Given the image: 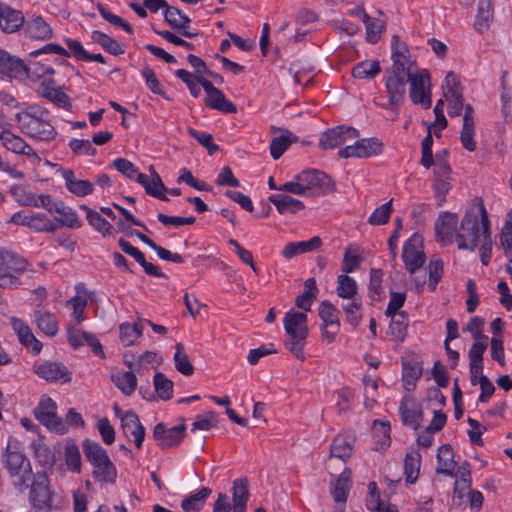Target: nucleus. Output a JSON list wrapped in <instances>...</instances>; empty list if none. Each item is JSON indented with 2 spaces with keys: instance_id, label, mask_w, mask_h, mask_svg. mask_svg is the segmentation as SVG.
Wrapping results in <instances>:
<instances>
[{
  "instance_id": "4d7b16f0",
  "label": "nucleus",
  "mask_w": 512,
  "mask_h": 512,
  "mask_svg": "<svg viewBox=\"0 0 512 512\" xmlns=\"http://www.w3.org/2000/svg\"><path fill=\"white\" fill-rule=\"evenodd\" d=\"M155 392L161 400H170L173 396V382L162 372H156L153 379Z\"/></svg>"
},
{
  "instance_id": "de8ad7c7",
  "label": "nucleus",
  "mask_w": 512,
  "mask_h": 512,
  "mask_svg": "<svg viewBox=\"0 0 512 512\" xmlns=\"http://www.w3.org/2000/svg\"><path fill=\"white\" fill-rule=\"evenodd\" d=\"M286 134L274 137L270 143V154L274 160L279 159L285 151L289 148V146L297 142L298 137L285 130Z\"/></svg>"
},
{
  "instance_id": "dca6fc26",
  "label": "nucleus",
  "mask_w": 512,
  "mask_h": 512,
  "mask_svg": "<svg viewBox=\"0 0 512 512\" xmlns=\"http://www.w3.org/2000/svg\"><path fill=\"white\" fill-rule=\"evenodd\" d=\"M458 215L449 211H443L435 221L436 240L446 246L453 242L457 232Z\"/></svg>"
},
{
  "instance_id": "79ce46f5",
  "label": "nucleus",
  "mask_w": 512,
  "mask_h": 512,
  "mask_svg": "<svg viewBox=\"0 0 512 512\" xmlns=\"http://www.w3.org/2000/svg\"><path fill=\"white\" fill-rule=\"evenodd\" d=\"M83 453L92 466H99L101 461H108L106 450L98 443L85 439L82 444Z\"/></svg>"
},
{
  "instance_id": "6e6552de",
  "label": "nucleus",
  "mask_w": 512,
  "mask_h": 512,
  "mask_svg": "<svg viewBox=\"0 0 512 512\" xmlns=\"http://www.w3.org/2000/svg\"><path fill=\"white\" fill-rule=\"evenodd\" d=\"M384 144L376 137L358 139L352 145H346L338 151L340 158H370L382 154Z\"/></svg>"
},
{
  "instance_id": "37998d69",
  "label": "nucleus",
  "mask_w": 512,
  "mask_h": 512,
  "mask_svg": "<svg viewBox=\"0 0 512 512\" xmlns=\"http://www.w3.org/2000/svg\"><path fill=\"white\" fill-rule=\"evenodd\" d=\"M421 455L417 451L407 452L404 458V474L407 484H414L419 476Z\"/></svg>"
},
{
  "instance_id": "bf43d9fd",
  "label": "nucleus",
  "mask_w": 512,
  "mask_h": 512,
  "mask_svg": "<svg viewBox=\"0 0 512 512\" xmlns=\"http://www.w3.org/2000/svg\"><path fill=\"white\" fill-rule=\"evenodd\" d=\"M66 465L75 473L81 472V454L73 440H69L65 447Z\"/></svg>"
},
{
  "instance_id": "6e6d98bb",
  "label": "nucleus",
  "mask_w": 512,
  "mask_h": 512,
  "mask_svg": "<svg viewBox=\"0 0 512 512\" xmlns=\"http://www.w3.org/2000/svg\"><path fill=\"white\" fill-rule=\"evenodd\" d=\"M336 292L340 298L352 299L357 294V283L354 278L347 274H341L337 277Z\"/></svg>"
},
{
  "instance_id": "a19ab883",
  "label": "nucleus",
  "mask_w": 512,
  "mask_h": 512,
  "mask_svg": "<svg viewBox=\"0 0 512 512\" xmlns=\"http://www.w3.org/2000/svg\"><path fill=\"white\" fill-rule=\"evenodd\" d=\"M35 321L39 330L45 335L53 337L58 332V322L54 314L48 311L36 310L34 312Z\"/></svg>"
},
{
  "instance_id": "ea45409f",
  "label": "nucleus",
  "mask_w": 512,
  "mask_h": 512,
  "mask_svg": "<svg viewBox=\"0 0 512 512\" xmlns=\"http://www.w3.org/2000/svg\"><path fill=\"white\" fill-rule=\"evenodd\" d=\"M111 380L125 396H131L137 389V378L131 371L112 374Z\"/></svg>"
},
{
  "instance_id": "a878e982",
  "label": "nucleus",
  "mask_w": 512,
  "mask_h": 512,
  "mask_svg": "<svg viewBox=\"0 0 512 512\" xmlns=\"http://www.w3.org/2000/svg\"><path fill=\"white\" fill-rule=\"evenodd\" d=\"M25 33L31 39L48 40L53 36L50 25L40 15H33L25 22Z\"/></svg>"
},
{
  "instance_id": "412c9836",
  "label": "nucleus",
  "mask_w": 512,
  "mask_h": 512,
  "mask_svg": "<svg viewBox=\"0 0 512 512\" xmlns=\"http://www.w3.org/2000/svg\"><path fill=\"white\" fill-rule=\"evenodd\" d=\"M150 172L153 176L152 181L149 180L146 174L141 173L138 170L133 180H136V182L144 188L148 195L162 201H169V198L164 193H162V190L165 189V185L153 166H150Z\"/></svg>"
},
{
  "instance_id": "c03bdc74",
  "label": "nucleus",
  "mask_w": 512,
  "mask_h": 512,
  "mask_svg": "<svg viewBox=\"0 0 512 512\" xmlns=\"http://www.w3.org/2000/svg\"><path fill=\"white\" fill-rule=\"evenodd\" d=\"M318 314L322 320L321 326H330V328L340 330L339 311L329 300L320 303Z\"/></svg>"
},
{
  "instance_id": "603ef678",
  "label": "nucleus",
  "mask_w": 512,
  "mask_h": 512,
  "mask_svg": "<svg viewBox=\"0 0 512 512\" xmlns=\"http://www.w3.org/2000/svg\"><path fill=\"white\" fill-rule=\"evenodd\" d=\"M381 71L378 60L362 61L352 69V76L358 79H372Z\"/></svg>"
},
{
  "instance_id": "864d4df0",
  "label": "nucleus",
  "mask_w": 512,
  "mask_h": 512,
  "mask_svg": "<svg viewBox=\"0 0 512 512\" xmlns=\"http://www.w3.org/2000/svg\"><path fill=\"white\" fill-rule=\"evenodd\" d=\"M409 325L408 313L406 311H400L397 317L391 319L389 325V334L396 338L398 341H404L407 335V327Z\"/></svg>"
},
{
  "instance_id": "a211bd4d",
  "label": "nucleus",
  "mask_w": 512,
  "mask_h": 512,
  "mask_svg": "<svg viewBox=\"0 0 512 512\" xmlns=\"http://www.w3.org/2000/svg\"><path fill=\"white\" fill-rule=\"evenodd\" d=\"M35 373L49 382L61 380L63 383H67L72 379V373L61 362H44L36 367Z\"/></svg>"
},
{
  "instance_id": "13d9d810",
  "label": "nucleus",
  "mask_w": 512,
  "mask_h": 512,
  "mask_svg": "<svg viewBox=\"0 0 512 512\" xmlns=\"http://www.w3.org/2000/svg\"><path fill=\"white\" fill-rule=\"evenodd\" d=\"M31 229L35 232H55L59 224L54 219H50L45 213L32 212Z\"/></svg>"
},
{
  "instance_id": "c85d7f7f",
  "label": "nucleus",
  "mask_w": 512,
  "mask_h": 512,
  "mask_svg": "<svg viewBox=\"0 0 512 512\" xmlns=\"http://www.w3.org/2000/svg\"><path fill=\"white\" fill-rule=\"evenodd\" d=\"M62 177L65 180L67 190L78 197L90 195L94 191V185L88 180H79L75 177L74 171L71 169H63Z\"/></svg>"
},
{
  "instance_id": "e2e57ef3",
  "label": "nucleus",
  "mask_w": 512,
  "mask_h": 512,
  "mask_svg": "<svg viewBox=\"0 0 512 512\" xmlns=\"http://www.w3.org/2000/svg\"><path fill=\"white\" fill-rule=\"evenodd\" d=\"M432 188L437 207L443 206L446 202V195L452 188L451 179L433 178Z\"/></svg>"
},
{
  "instance_id": "39448f33",
  "label": "nucleus",
  "mask_w": 512,
  "mask_h": 512,
  "mask_svg": "<svg viewBox=\"0 0 512 512\" xmlns=\"http://www.w3.org/2000/svg\"><path fill=\"white\" fill-rule=\"evenodd\" d=\"M407 70L400 64L385 72L384 82L388 94V107L397 110L406 98Z\"/></svg>"
},
{
  "instance_id": "f3484780",
  "label": "nucleus",
  "mask_w": 512,
  "mask_h": 512,
  "mask_svg": "<svg viewBox=\"0 0 512 512\" xmlns=\"http://www.w3.org/2000/svg\"><path fill=\"white\" fill-rule=\"evenodd\" d=\"M402 381L405 390L411 392L415 389L418 379L423 374L422 360L417 354L402 356Z\"/></svg>"
},
{
  "instance_id": "052dcab7",
  "label": "nucleus",
  "mask_w": 512,
  "mask_h": 512,
  "mask_svg": "<svg viewBox=\"0 0 512 512\" xmlns=\"http://www.w3.org/2000/svg\"><path fill=\"white\" fill-rule=\"evenodd\" d=\"M97 10L102 18L108 21L111 25L122 28L128 34H133L132 26L120 16L112 13L102 3H97Z\"/></svg>"
},
{
  "instance_id": "ddd939ff",
  "label": "nucleus",
  "mask_w": 512,
  "mask_h": 512,
  "mask_svg": "<svg viewBox=\"0 0 512 512\" xmlns=\"http://www.w3.org/2000/svg\"><path fill=\"white\" fill-rule=\"evenodd\" d=\"M28 488H30V501L35 508L43 509L50 506L49 479L46 471L33 474Z\"/></svg>"
},
{
  "instance_id": "09e8293b",
  "label": "nucleus",
  "mask_w": 512,
  "mask_h": 512,
  "mask_svg": "<svg viewBox=\"0 0 512 512\" xmlns=\"http://www.w3.org/2000/svg\"><path fill=\"white\" fill-rule=\"evenodd\" d=\"M92 476L95 480L103 483L114 484L117 478L115 465L108 457V461H101L99 466H93Z\"/></svg>"
},
{
  "instance_id": "4468645a",
  "label": "nucleus",
  "mask_w": 512,
  "mask_h": 512,
  "mask_svg": "<svg viewBox=\"0 0 512 512\" xmlns=\"http://www.w3.org/2000/svg\"><path fill=\"white\" fill-rule=\"evenodd\" d=\"M358 137L359 131L357 129L340 125L326 130L319 140V146L325 150L334 149Z\"/></svg>"
},
{
  "instance_id": "4c0bfd02",
  "label": "nucleus",
  "mask_w": 512,
  "mask_h": 512,
  "mask_svg": "<svg viewBox=\"0 0 512 512\" xmlns=\"http://www.w3.org/2000/svg\"><path fill=\"white\" fill-rule=\"evenodd\" d=\"M212 494V489L203 487L198 492L191 494L181 501L184 512H199L203 509L207 498Z\"/></svg>"
},
{
  "instance_id": "aec40b11",
  "label": "nucleus",
  "mask_w": 512,
  "mask_h": 512,
  "mask_svg": "<svg viewBox=\"0 0 512 512\" xmlns=\"http://www.w3.org/2000/svg\"><path fill=\"white\" fill-rule=\"evenodd\" d=\"M150 172L153 176L152 181L149 180L146 174L141 173L138 170L133 180H136V182L144 188L148 195L162 201H169V198L164 193H162V190L165 189V185L153 166H150Z\"/></svg>"
},
{
  "instance_id": "9d476101",
  "label": "nucleus",
  "mask_w": 512,
  "mask_h": 512,
  "mask_svg": "<svg viewBox=\"0 0 512 512\" xmlns=\"http://www.w3.org/2000/svg\"><path fill=\"white\" fill-rule=\"evenodd\" d=\"M186 436V425H179L167 428L166 424L160 422L155 425L153 438L161 450H168L178 447Z\"/></svg>"
},
{
  "instance_id": "473e14b6",
  "label": "nucleus",
  "mask_w": 512,
  "mask_h": 512,
  "mask_svg": "<svg viewBox=\"0 0 512 512\" xmlns=\"http://www.w3.org/2000/svg\"><path fill=\"white\" fill-rule=\"evenodd\" d=\"M322 245V239L319 236H314L307 241L289 242L282 250V256L286 259H291L299 254L314 251Z\"/></svg>"
},
{
  "instance_id": "8fccbe9b",
  "label": "nucleus",
  "mask_w": 512,
  "mask_h": 512,
  "mask_svg": "<svg viewBox=\"0 0 512 512\" xmlns=\"http://www.w3.org/2000/svg\"><path fill=\"white\" fill-rule=\"evenodd\" d=\"M92 40L99 44L107 53L118 56L124 54V49L121 45L111 36L101 31H93L91 33Z\"/></svg>"
},
{
  "instance_id": "a18cd8bd",
  "label": "nucleus",
  "mask_w": 512,
  "mask_h": 512,
  "mask_svg": "<svg viewBox=\"0 0 512 512\" xmlns=\"http://www.w3.org/2000/svg\"><path fill=\"white\" fill-rule=\"evenodd\" d=\"M5 148L15 154H23L28 157H34L39 159L37 153L28 145L21 137L12 133H6L5 142L3 144Z\"/></svg>"
},
{
  "instance_id": "680f3d73",
  "label": "nucleus",
  "mask_w": 512,
  "mask_h": 512,
  "mask_svg": "<svg viewBox=\"0 0 512 512\" xmlns=\"http://www.w3.org/2000/svg\"><path fill=\"white\" fill-rule=\"evenodd\" d=\"M363 23L366 26V40L372 44L377 43L385 30V22L369 16V20L363 21Z\"/></svg>"
},
{
  "instance_id": "423d86ee",
  "label": "nucleus",
  "mask_w": 512,
  "mask_h": 512,
  "mask_svg": "<svg viewBox=\"0 0 512 512\" xmlns=\"http://www.w3.org/2000/svg\"><path fill=\"white\" fill-rule=\"evenodd\" d=\"M407 81L410 83L409 96L413 104L421 105L429 109L432 105L430 91V74L428 70L413 71V67L407 70Z\"/></svg>"
},
{
  "instance_id": "69168bd1",
  "label": "nucleus",
  "mask_w": 512,
  "mask_h": 512,
  "mask_svg": "<svg viewBox=\"0 0 512 512\" xmlns=\"http://www.w3.org/2000/svg\"><path fill=\"white\" fill-rule=\"evenodd\" d=\"M187 132L199 144L205 147L210 155H213L219 150V146L214 143L213 137L210 133L198 131L192 127H188Z\"/></svg>"
},
{
  "instance_id": "6ab92c4d",
  "label": "nucleus",
  "mask_w": 512,
  "mask_h": 512,
  "mask_svg": "<svg viewBox=\"0 0 512 512\" xmlns=\"http://www.w3.org/2000/svg\"><path fill=\"white\" fill-rule=\"evenodd\" d=\"M118 245L124 253L134 258V260L143 267L144 272L147 275L158 278H168V276L162 272L158 266L148 262L144 254L124 238H120L118 240Z\"/></svg>"
},
{
  "instance_id": "3c124183",
  "label": "nucleus",
  "mask_w": 512,
  "mask_h": 512,
  "mask_svg": "<svg viewBox=\"0 0 512 512\" xmlns=\"http://www.w3.org/2000/svg\"><path fill=\"white\" fill-rule=\"evenodd\" d=\"M492 1L479 0L478 11L474 23L477 32L483 33L489 28V22L492 18Z\"/></svg>"
},
{
  "instance_id": "58836bf2",
  "label": "nucleus",
  "mask_w": 512,
  "mask_h": 512,
  "mask_svg": "<svg viewBox=\"0 0 512 512\" xmlns=\"http://www.w3.org/2000/svg\"><path fill=\"white\" fill-rule=\"evenodd\" d=\"M305 290L302 294L296 297L295 306L304 311H310L313 301L316 300L319 289L316 284L315 278H308L304 282Z\"/></svg>"
},
{
  "instance_id": "5701e85b",
  "label": "nucleus",
  "mask_w": 512,
  "mask_h": 512,
  "mask_svg": "<svg viewBox=\"0 0 512 512\" xmlns=\"http://www.w3.org/2000/svg\"><path fill=\"white\" fill-rule=\"evenodd\" d=\"M355 436L347 433L336 435L330 445V458H339L344 463L352 456Z\"/></svg>"
},
{
  "instance_id": "f8f14e48",
  "label": "nucleus",
  "mask_w": 512,
  "mask_h": 512,
  "mask_svg": "<svg viewBox=\"0 0 512 512\" xmlns=\"http://www.w3.org/2000/svg\"><path fill=\"white\" fill-rule=\"evenodd\" d=\"M399 415L404 426L417 430L423 421L424 411L421 403L410 395H404L399 405Z\"/></svg>"
},
{
  "instance_id": "7c9ffc66",
  "label": "nucleus",
  "mask_w": 512,
  "mask_h": 512,
  "mask_svg": "<svg viewBox=\"0 0 512 512\" xmlns=\"http://www.w3.org/2000/svg\"><path fill=\"white\" fill-rule=\"evenodd\" d=\"M352 472L345 468L335 479L331 480V495L336 503H345L351 486Z\"/></svg>"
},
{
  "instance_id": "f704fd0d",
  "label": "nucleus",
  "mask_w": 512,
  "mask_h": 512,
  "mask_svg": "<svg viewBox=\"0 0 512 512\" xmlns=\"http://www.w3.org/2000/svg\"><path fill=\"white\" fill-rule=\"evenodd\" d=\"M131 426H134V430H131L134 443L136 447L140 449L145 438V428L141 424L138 415L133 410H128L125 412V415L122 416V428L124 431H127Z\"/></svg>"
},
{
  "instance_id": "2eb2a0df",
  "label": "nucleus",
  "mask_w": 512,
  "mask_h": 512,
  "mask_svg": "<svg viewBox=\"0 0 512 512\" xmlns=\"http://www.w3.org/2000/svg\"><path fill=\"white\" fill-rule=\"evenodd\" d=\"M295 179L304 182L307 192L312 188H318L323 195L335 191V181L328 174L320 170H304L296 175Z\"/></svg>"
},
{
  "instance_id": "7ed1b4c3",
  "label": "nucleus",
  "mask_w": 512,
  "mask_h": 512,
  "mask_svg": "<svg viewBox=\"0 0 512 512\" xmlns=\"http://www.w3.org/2000/svg\"><path fill=\"white\" fill-rule=\"evenodd\" d=\"M480 225L481 212H476L474 209L467 210L455 234L459 250L475 251L480 238Z\"/></svg>"
},
{
  "instance_id": "1a4fd4ad",
  "label": "nucleus",
  "mask_w": 512,
  "mask_h": 512,
  "mask_svg": "<svg viewBox=\"0 0 512 512\" xmlns=\"http://www.w3.org/2000/svg\"><path fill=\"white\" fill-rule=\"evenodd\" d=\"M422 247L423 238L418 233H414L403 245L402 259L410 274H415L426 261V254Z\"/></svg>"
},
{
  "instance_id": "72a5a7b5",
  "label": "nucleus",
  "mask_w": 512,
  "mask_h": 512,
  "mask_svg": "<svg viewBox=\"0 0 512 512\" xmlns=\"http://www.w3.org/2000/svg\"><path fill=\"white\" fill-rule=\"evenodd\" d=\"M456 462L454 461V452L449 444H444L439 447L437 453V468L438 474L454 477Z\"/></svg>"
},
{
  "instance_id": "4be33fe9",
  "label": "nucleus",
  "mask_w": 512,
  "mask_h": 512,
  "mask_svg": "<svg viewBox=\"0 0 512 512\" xmlns=\"http://www.w3.org/2000/svg\"><path fill=\"white\" fill-rule=\"evenodd\" d=\"M150 172L153 176L152 181L149 180L146 174L141 173L138 170L133 180H136V182L144 188L148 195L162 201H169V198L164 193H162V190L165 189V185L153 166H150Z\"/></svg>"
},
{
  "instance_id": "5fc2aeb1",
  "label": "nucleus",
  "mask_w": 512,
  "mask_h": 512,
  "mask_svg": "<svg viewBox=\"0 0 512 512\" xmlns=\"http://www.w3.org/2000/svg\"><path fill=\"white\" fill-rule=\"evenodd\" d=\"M174 363L176 370L184 376H191L194 373V366L185 353L182 343L175 345Z\"/></svg>"
},
{
  "instance_id": "338daca9",
  "label": "nucleus",
  "mask_w": 512,
  "mask_h": 512,
  "mask_svg": "<svg viewBox=\"0 0 512 512\" xmlns=\"http://www.w3.org/2000/svg\"><path fill=\"white\" fill-rule=\"evenodd\" d=\"M429 283L430 291H435L437 284L441 281L444 273V262L440 258L431 259L429 261Z\"/></svg>"
},
{
  "instance_id": "b1692460",
  "label": "nucleus",
  "mask_w": 512,
  "mask_h": 512,
  "mask_svg": "<svg viewBox=\"0 0 512 512\" xmlns=\"http://www.w3.org/2000/svg\"><path fill=\"white\" fill-rule=\"evenodd\" d=\"M249 498L248 479L246 477L235 479L232 485V512H246Z\"/></svg>"
},
{
  "instance_id": "e433bc0d",
  "label": "nucleus",
  "mask_w": 512,
  "mask_h": 512,
  "mask_svg": "<svg viewBox=\"0 0 512 512\" xmlns=\"http://www.w3.org/2000/svg\"><path fill=\"white\" fill-rule=\"evenodd\" d=\"M205 105L213 110H217L226 114H233L237 112L236 105L227 99L222 92L218 89L210 96H206L204 99Z\"/></svg>"
},
{
  "instance_id": "f03ea898",
  "label": "nucleus",
  "mask_w": 512,
  "mask_h": 512,
  "mask_svg": "<svg viewBox=\"0 0 512 512\" xmlns=\"http://www.w3.org/2000/svg\"><path fill=\"white\" fill-rule=\"evenodd\" d=\"M287 338L284 341L288 349L298 360L304 361V347L308 336L307 315L294 310L288 311L283 319Z\"/></svg>"
},
{
  "instance_id": "2f4dec72",
  "label": "nucleus",
  "mask_w": 512,
  "mask_h": 512,
  "mask_svg": "<svg viewBox=\"0 0 512 512\" xmlns=\"http://www.w3.org/2000/svg\"><path fill=\"white\" fill-rule=\"evenodd\" d=\"M268 201L275 205L279 214H296L300 210L305 209L304 203L287 194H272L268 197Z\"/></svg>"
},
{
  "instance_id": "393cba45",
  "label": "nucleus",
  "mask_w": 512,
  "mask_h": 512,
  "mask_svg": "<svg viewBox=\"0 0 512 512\" xmlns=\"http://www.w3.org/2000/svg\"><path fill=\"white\" fill-rule=\"evenodd\" d=\"M13 329L17 333L20 343L25 346L33 355L40 353L43 345L35 338L31 329L22 320L12 319Z\"/></svg>"
},
{
  "instance_id": "f257e3e1",
  "label": "nucleus",
  "mask_w": 512,
  "mask_h": 512,
  "mask_svg": "<svg viewBox=\"0 0 512 512\" xmlns=\"http://www.w3.org/2000/svg\"><path fill=\"white\" fill-rule=\"evenodd\" d=\"M48 116V109L31 105L25 111L16 113L15 121L22 133L48 142L57 135L56 129L48 121Z\"/></svg>"
},
{
  "instance_id": "0e129e2a",
  "label": "nucleus",
  "mask_w": 512,
  "mask_h": 512,
  "mask_svg": "<svg viewBox=\"0 0 512 512\" xmlns=\"http://www.w3.org/2000/svg\"><path fill=\"white\" fill-rule=\"evenodd\" d=\"M12 196L17 202L25 206L38 207L37 195L27 191L23 185H13L10 189Z\"/></svg>"
},
{
  "instance_id": "774afa93",
  "label": "nucleus",
  "mask_w": 512,
  "mask_h": 512,
  "mask_svg": "<svg viewBox=\"0 0 512 512\" xmlns=\"http://www.w3.org/2000/svg\"><path fill=\"white\" fill-rule=\"evenodd\" d=\"M392 212V200L377 207L368 218L371 225H384L389 222Z\"/></svg>"
},
{
  "instance_id": "9b49d317",
  "label": "nucleus",
  "mask_w": 512,
  "mask_h": 512,
  "mask_svg": "<svg viewBox=\"0 0 512 512\" xmlns=\"http://www.w3.org/2000/svg\"><path fill=\"white\" fill-rule=\"evenodd\" d=\"M0 76L8 80H24L30 77V69L22 59L0 49Z\"/></svg>"
},
{
  "instance_id": "bb28decb",
  "label": "nucleus",
  "mask_w": 512,
  "mask_h": 512,
  "mask_svg": "<svg viewBox=\"0 0 512 512\" xmlns=\"http://www.w3.org/2000/svg\"><path fill=\"white\" fill-rule=\"evenodd\" d=\"M480 212L482 227V244L480 247V260L484 266H487L490 263V259L492 256V239L488 213L482 202L480 203Z\"/></svg>"
},
{
  "instance_id": "20e7f679",
  "label": "nucleus",
  "mask_w": 512,
  "mask_h": 512,
  "mask_svg": "<svg viewBox=\"0 0 512 512\" xmlns=\"http://www.w3.org/2000/svg\"><path fill=\"white\" fill-rule=\"evenodd\" d=\"M4 466L8 470L9 475L15 478L14 486L20 492L28 489L33 471L30 461L23 453L10 451L9 446H7L4 453Z\"/></svg>"
},
{
  "instance_id": "c9c22d12",
  "label": "nucleus",
  "mask_w": 512,
  "mask_h": 512,
  "mask_svg": "<svg viewBox=\"0 0 512 512\" xmlns=\"http://www.w3.org/2000/svg\"><path fill=\"white\" fill-rule=\"evenodd\" d=\"M27 260L10 251H0V268L10 273L20 274L26 270Z\"/></svg>"
},
{
  "instance_id": "cd10ccee",
  "label": "nucleus",
  "mask_w": 512,
  "mask_h": 512,
  "mask_svg": "<svg viewBox=\"0 0 512 512\" xmlns=\"http://www.w3.org/2000/svg\"><path fill=\"white\" fill-rule=\"evenodd\" d=\"M391 59V68H395L396 63L402 65L403 69H409L416 64L411 60L407 44L401 41L398 35H393L391 40Z\"/></svg>"
},
{
  "instance_id": "49530a36",
  "label": "nucleus",
  "mask_w": 512,
  "mask_h": 512,
  "mask_svg": "<svg viewBox=\"0 0 512 512\" xmlns=\"http://www.w3.org/2000/svg\"><path fill=\"white\" fill-rule=\"evenodd\" d=\"M31 447L34 452V457L37 462L45 468L52 469L55 464V454L51 451V449L43 442V440L38 439L32 442Z\"/></svg>"
},
{
  "instance_id": "0eeeda50",
  "label": "nucleus",
  "mask_w": 512,
  "mask_h": 512,
  "mask_svg": "<svg viewBox=\"0 0 512 512\" xmlns=\"http://www.w3.org/2000/svg\"><path fill=\"white\" fill-rule=\"evenodd\" d=\"M33 414L36 420L49 431L63 435L68 432L63 419L57 415L56 402L47 395H43Z\"/></svg>"
},
{
  "instance_id": "c756f323",
  "label": "nucleus",
  "mask_w": 512,
  "mask_h": 512,
  "mask_svg": "<svg viewBox=\"0 0 512 512\" xmlns=\"http://www.w3.org/2000/svg\"><path fill=\"white\" fill-rule=\"evenodd\" d=\"M25 18L21 11L4 6L1 2L0 27L6 33L18 31L24 24Z\"/></svg>"
}]
</instances>
